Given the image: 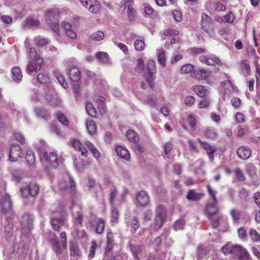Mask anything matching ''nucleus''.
Wrapping results in <instances>:
<instances>
[{
  "label": "nucleus",
  "mask_w": 260,
  "mask_h": 260,
  "mask_svg": "<svg viewBox=\"0 0 260 260\" xmlns=\"http://www.w3.org/2000/svg\"><path fill=\"white\" fill-rule=\"evenodd\" d=\"M45 143H41V146H37V151L42 162L49 164L52 167L56 168L62 163V159L57 155L55 150L47 152L45 149Z\"/></svg>",
  "instance_id": "obj_1"
},
{
  "label": "nucleus",
  "mask_w": 260,
  "mask_h": 260,
  "mask_svg": "<svg viewBox=\"0 0 260 260\" xmlns=\"http://www.w3.org/2000/svg\"><path fill=\"white\" fill-rule=\"evenodd\" d=\"M167 210L161 205H158L155 209L153 223L152 226L154 231H157L161 228L166 221Z\"/></svg>",
  "instance_id": "obj_2"
},
{
  "label": "nucleus",
  "mask_w": 260,
  "mask_h": 260,
  "mask_svg": "<svg viewBox=\"0 0 260 260\" xmlns=\"http://www.w3.org/2000/svg\"><path fill=\"white\" fill-rule=\"evenodd\" d=\"M88 221L95 232L98 234L103 233L105 226V221L103 219H98L93 213H91L88 218Z\"/></svg>",
  "instance_id": "obj_3"
},
{
  "label": "nucleus",
  "mask_w": 260,
  "mask_h": 260,
  "mask_svg": "<svg viewBox=\"0 0 260 260\" xmlns=\"http://www.w3.org/2000/svg\"><path fill=\"white\" fill-rule=\"evenodd\" d=\"M60 240H54L53 241L52 248L56 255H60L63 249L67 248V235L65 232H61L60 234Z\"/></svg>",
  "instance_id": "obj_4"
},
{
  "label": "nucleus",
  "mask_w": 260,
  "mask_h": 260,
  "mask_svg": "<svg viewBox=\"0 0 260 260\" xmlns=\"http://www.w3.org/2000/svg\"><path fill=\"white\" fill-rule=\"evenodd\" d=\"M39 186L35 183H30L20 189V191L24 198L36 197L39 192Z\"/></svg>",
  "instance_id": "obj_5"
},
{
  "label": "nucleus",
  "mask_w": 260,
  "mask_h": 260,
  "mask_svg": "<svg viewBox=\"0 0 260 260\" xmlns=\"http://www.w3.org/2000/svg\"><path fill=\"white\" fill-rule=\"evenodd\" d=\"M205 18H202V25L203 29L212 38H215L216 33L214 24L211 19L208 15H205Z\"/></svg>",
  "instance_id": "obj_6"
},
{
  "label": "nucleus",
  "mask_w": 260,
  "mask_h": 260,
  "mask_svg": "<svg viewBox=\"0 0 260 260\" xmlns=\"http://www.w3.org/2000/svg\"><path fill=\"white\" fill-rule=\"evenodd\" d=\"M12 203L10 196L7 194H3L0 192V214H5L11 208Z\"/></svg>",
  "instance_id": "obj_7"
},
{
  "label": "nucleus",
  "mask_w": 260,
  "mask_h": 260,
  "mask_svg": "<svg viewBox=\"0 0 260 260\" xmlns=\"http://www.w3.org/2000/svg\"><path fill=\"white\" fill-rule=\"evenodd\" d=\"M21 222V231L24 234H28L32 229V218L28 214L22 216Z\"/></svg>",
  "instance_id": "obj_8"
},
{
  "label": "nucleus",
  "mask_w": 260,
  "mask_h": 260,
  "mask_svg": "<svg viewBox=\"0 0 260 260\" xmlns=\"http://www.w3.org/2000/svg\"><path fill=\"white\" fill-rule=\"evenodd\" d=\"M73 220L75 223L82 226L83 215L82 209L78 205H73L71 208Z\"/></svg>",
  "instance_id": "obj_9"
},
{
  "label": "nucleus",
  "mask_w": 260,
  "mask_h": 260,
  "mask_svg": "<svg viewBox=\"0 0 260 260\" xmlns=\"http://www.w3.org/2000/svg\"><path fill=\"white\" fill-rule=\"evenodd\" d=\"M82 5L87 8L92 13H98L100 11V4L96 0H79Z\"/></svg>",
  "instance_id": "obj_10"
},
{
  "label": "nucleus",
  "mask_w": 260,
  "mask_h": 260,
  "mask_svg": "<svg viewBox=\"0 0 260 260\" xmlns=\"http://www.w3.org/2000/svg\"><path fill=\"white\" fill-rule=\"evenodd\" d=\"M23 152L21 147L17 144L12 145L9 152V159L11 161L18 160L22 156Z\"/></svg>",
  "instance_id": "obj_11"
},
{
  "label": "nucleus",
  "mask_w": 260,
  "mask_h": 260,
  "mask_svg": "<svg viewBox=\"0 0 260 260\" xmlns=\"http://www.w3.org/2000/svg\"><path fill=\"white\" fill-rule=\"evenodd\" d=\"M136 200L138 205L145 207L150 203V197L147 192L141 190L138 192L136 197Z\"/></svg>",
  "instance_id": "obj_12"
},
{
  "label": "nucleus",
  "mask_w": 260,
  "mask_h": 260,
  "mask_svg": "<svg viewBox=\"0 0 260 260\" xmlns=\"http://www.w3.org/2000/svg\"><path fill=\"white\" fill-rule=\"evenodd\" d=\"M65 222V218L60 214L57 215H52L50 217V223L55 231H59Z\"/></svg>",
  "instance_id": "obj_13"
},
{
  "label": "nucleus",
  "mask_w": 260,
  "mask_h": 260,
  "mask_svg": "<svg viewBox=\"0 0 260 260\" xmlns=\"http://www.w3.org/2000/svg\"><path fill=\"white\" fill-rule=\"evenodd\" d=\"M242 248V246L237 244L231 246L226 245L222 247L221 250L225 255L232 254L234 255L238 256Z\"/></svg>",
  "instance_id": "obj_14"
},
{
  "label": "nucleus",
  "mask_w": 260,
  "mask_h": 260,
  "mask_svg": "<svg viewBox=\"0 0 260 260\" xmlns=\"http://www.w3.org/2000/svg\"><path fill=\"white\" fill-rule=\"evenodd\" d=\"M43 59H38L37 61L30 60L27 65L26 72L30 74L33 72H38L41 70L43 63Z\"/></svg>",
  "instance_id": "obj_15"
},
{
  "label": "nucleus",
  "mask_w": 260,
  "mask_h": 260,
  "mask_svg": "<svg viewBox=\"0 0 260 260\" xmlns=\"http://www.w3.org/2000/svg\"><path fill=\"white\" fill-rule=\"evenodd\" d=\"M251 152V149L248 146H241L237 149V154L240 159L247 160L250 157Z\"/></svg>",
  "instance_id": "obj_16"
},
{
  "label": "nucleus",
  "mask_w": 260,
  "mask_h": 260,
  "mask_svg": "<svg viewBox=\"0 0 260 260\" xmlns=\"http://www.w3.org/2000/svg\"><path fill=\"white\" fill-rule=\"evenodd\" d=\"M199 60L201 62L208 66H221V61L216 57L211 58L205 55H201L199 57Z\"/></svg>",
  "instance_id": "obj_17"
},
{
  "label": "nucleus",
  "mask_w": 260,
  "mask_h": 260,
  "mask_svg": "<svg viewBox=\"0 0 260 260\" xmlns=\"http://www.w3.org/2000/svg\"><path fill=\"white\" fill-rule=\"evenodd\" d=\"M69 247L71 260L77 259L81 256V252L78 245L76 243L71 242L70 243Z\"/></svg>",
  "instance_id": "obj_18"
},
{
  "label": "nucleus",
  "mask_w": 260,
  "mask_h": 260,
  "mask_svg": "<svg viewBox=\"0 0 260 260\" xmlns=\"http://www.w3.org/2000/svg\"><path fill=\"white\" fill-rule=\"evenodd\" d=\"M47 22L50 24L52 22L56 21L59 17V12L57 9H52L47 10L46 11Z\"/></svg>",
  "instance_id": "obj_19"
},
{
  "label": "nucleus",
  "mask_w": 260,
  "mask_h": 260,
  "mask_svg": "<svg viewBox=\"0 0 260 260\" xmlns=\"http://www.w3.org/2000/svg\"><path fill=\"white\" fill-rule=\"evenodd\" d=\"M59 187L62 190L70 189L71 191H73L75 189V183L73 179L70 178L69 180L60 181L59 183Z\"/></svg>",
  "instance_id": "obj_20"
},
{
  "label": "nucleus",
  "mask_w": 260,
  "mask_h": 260,
  "mask_svg": "<svg viewBox=\"0 0 260 260\" xmlns=\"http://www.w3.org/2000/svg\"><path fill=\"white\" fill-rule=\"evenodd\" d=\"M147 69L150 75V78L147 80V83L150 87H151V83L150 78L153 80L154 78L153 77V74L156 71L155 62L153 60H149L147 64Z\"/></svg>",
  "instance_id": "obj_21"
},
{
  "label": "nucleus",
  "mask_w": 260,
  "mask_h": 260,
  "mask_svg": "<svg viewBox=\"0 0 260 260\" xmlns=\"http://www.w3.org/2000/svg\"><path fill=\"white\" fill-rule=\"evenodd\" d=\"M116 154L121 158L128 160L129 158V153L128 150L125 147L121 146H116L115 147Z\"/></svg>",
  "instance_id": "obj_22"
},
{
  "label": "nucleus",
  "mask_w": 260,
  "mask_h": 260,
  "mask_svg": "<svg viewBox=\"0 0 260 260\" xmlns=\"http://www.w3.org/2000/svg\"><path fill=\"white\" fill-rule=\"evenodd\" d=\"M204 196V193L201 192H197L194 189H190L188 191L186 198L189 201H198Z\"/></svg>",
  "instance_id": "obj_23"
},
{
  "label": "nucleus",
  "mask_w": 260,
  "mask_h": 260,
  "mask_svg": "<svg viewBox=\"0 0 260 260\" xmlns=\"http://www.w3.org/2000/svg\"><path fill=\"white\" fill-rule=\"evenodd\" d=\"M218 211L217 202H209L206 206V212L209 217L215 215Z\"/></svg>",
  "instance_id": "obj_24"
},
{
  "label": "nucleus",
  "mask_w": 260,
  "mask_h": 260,
  "mask_svg": "<svg viewBox=\"0 0 260 260\" xmlns=\"http://www.w3.org/2000/svg\"><path fill=\"white\" fill-rule=\"evenodd\" d=\"M191 76L199 80H204L208 77V73L205 70L201 69L191 73Z\"/></svg>",
  "instance_id": "obj_25"
},
{
  "label": "nucleus",
  "mask_w": 260,
  "mask_h": 260,
  "mask_svg": "<svg viewBox=\"0 0 260 260\" xmlns=\"http://www.w3.org/2000/svg\"><path fill=\"white\" fill-rule=\"evenodd\" d=\"M69 76L73 82H77L80 79L81 73L78 68L74 67L70 70Z\"/></svg>",
  "instance_id": "obj_26"
},
{
  "label": "nucleus",
  "mask_w": 260,
  "mask_h": 260,
  "mask_svg": "<svg viewBox=\"0 0 260 260\" xmlns=\"http://www.w3.org/2000/svg\"><path fill=\"white\" fill-rule=\"evenodd\" d=\"M12 78L15 82H19L21 80L22 75L20 69L18 67H14L12 70Z\"/></svg>",
  "instance_id": "obj_27"
},
{
  "label": "nucleus",
  "mask_w": 260,
  "mask_h": 260,
  "mask_svg": "<svg viewBox=\"0 0 260 260\" xmlns=\"http://www.w3.org/2000/svg\"><path fill=\"white\" fill-rule=\"evenodd\" d=\"M125 136L127 140L131 142L136 143L139 140L138 135L132 129H128L125 134Z\"/></svg>",
  "instance_id": "obj_28"
},
{
  "label": "nucleus",
  "mask_w": 260,
  "mask_h": 260,
  "mask_svg": "<svg viewBox=\"0 0 260 260\" xmlns=\"http://www.w3.org/2000/svg\"><path fill=\"white\" fill-rule=\"evenodd\" d=\"M25 159L28 166H32L35 162L34 152L30 150H26L25 154Z\"/></svg>",
  "instance_id": "obj_29"
},
{
  "label": "nucleus",
  "mask_w": 260,
  "mask_h": 260,
  "mask_svg": "<svg viewBox=\"0 0 260 260\" xmlns=\"http://www.w3.org/2000/svg\"><path fill=\"white\" fill-rule=\"evenodd\" d=\"M194 92L200 97L203 98L207 96L208 94L207 90L205 89L202 85H196L193 87Z\"/></svg>",
  "instance_id": "obj_30"
},
{
  "label": "nucleus",
  "mask_w": 260,
  "mask_h": 260,
  "mask_svg": "<svg viewBox=\"0 0 260 260\" xmlns=\"http://www.w3.org/2000/svg\"><path fill=\"white\" fill-rule=\"evenodd\" d=\"M35 112L39 117L45 120H47L50 118V114L48 111L42 107L36 108Z\"/></svg>",
  "instance_id": "obj_31"
},
{
  "label": "nucleus",
  "mask_w": 260,
  "mask_h": 260,
  "mask_svg": "<svg viewBox=\"0 0 260 260\" xmlns=\"http://www.w3.org/2000/svg\"><path fill=\"white\" fill-rule=\"evenodd\" d=\"M169 234V231L164 232L160 236L155 238L152 242V245L157 250L160 246L162 242L161 237L167 236Z\"/></svg>",
  "instance_id": "obj_32"
},
{
  "label": "nucleus",
  "mask_w": 260,
  "mask_h": 260,
  "mask_svg": "<svg viewBox=\"0 0 260 260\" xmlns=\"http://www.w3.org/2000/svg\"><path fill=\"white\" fill-rule=\"evenodd\" d=\"M25 24L24 25L25 27H28V28H35L40 24L39 21L31 18H26L25 20Z\"/></svg>",
  "instance_id": "obj_33"
},
{
  "label": "nucleus",
  "mask_w": 260,
  "mask_h": 260,
  "mask_svg": "<svg viewBox=\"0 0 260 260\" xmlns=\"http://www.w3.org/2000/svg\"><path fill=\"white\" fill-rule=\"evenodd\" d=\"M131 251L132 252L133 255L135 259L140 260L138 255L142 252V247L140 245H131Z\"/></svg>",
  "instance_id": "obj_34"
},
{
  "label": "nucleus",
  "mask_w": 260,
  "mask_h": 260,
  "mask_svg": "<svg viewBox=\"0 0 260 260\" xmlns=\"http://www.w3.org/2000/svg\"><path fill=\"white\" fill-rule=\"evenodd\" d=\"M96 56L101 63H107L109 62V57L106 52H98L96 54Z\"/></svg>",
  "instance_id": "obj_35"
},
{
  "label": "nucleus",
  "mask_w": 260,
  "mask_h": 260,
  "mask_svg": "<svg viewBox=\"0 0 260 260\" xmlns=\"http://www.w3.org/2000/svg\"><path fill=\"white\" fill-rule=\"evenodd\" d=\"M86 127L90 135L93 134L96 129L95 123L92 120H88L86 121Z\"/></svg>",
  "instance_id": "obj_36"
},
{
  "label": "nucleus",
  "mask_w": 260,
  "mask_h": 260,
  "mask_svg": "<svg viewBox=\"0 0 260 260\" xmlns=\"http://www.w3.org/2000/svg\"><path fill=\"white\" fill-rule=\"evenodd\" d=\"M235 19V16L232 12H229L221 18V21L226 23H232Z\"/></svg>",
  "instance_id": "obj_37"
},
{
  "label": "nucleus",
  "mask_w": 260,
  "mask_h": 260,
  "mask_svg": "<svg viewBox=\"0 0 260 260\" xmlns=\"http://www.w3.org/2000/svg\"><path fill=\"white\" fill-rule=\"evenodd\" d=\"M157 52V60L161 67H165L166 66V61L165 51L162 49H159Z\"/></svg>",
  "instance_id": "obj_38"
},
{
  "label": "nucleus",
  "mask_w": 260,
  "mask_h": 260,
  "mask_svg": "<svg viewBox=\"0 0 260 260\" xmlns=\"http://www.w3.org/2000/svg\"><path fill=\"white\" fill-rule=\"evenodd\" d=\"M230 213L233 222L235 223H238L241 217V212L237 209H232L230 210Z\"/></svg>",
  "instance_id": "obj_39"
},
{
  "label": "nucleus",
  "mask_w": 260,
  "mask_h": 260,
  "mask_svg": "<svg viewBox=\"0 0 260 260\" xmlns=\"http://www.w3.org/2000/svg\"><path fill=\"white\" fill-rule=\"evenodd\" d=\"M240 67L245 76L250 74L251 72L250 67L247 60H243L240 63Z\"/></svg>",
  "instance_id": "obj_40"
},
{
  "label": "nucleus",
  "mask_w": 260,
  "mask_h": 260,
  "mask_svg": "<svg viewBox=\"0 0 260 260\" xmlns=\"http://www.w3.org/2000/svg\"><path fill=\"white\" fill-rule=\"evenodd\" d=\"M249 234L252 242L260 243V234L255 230L253 229H250Z\"/></svg>",
  "instance_id": "obj_41"
},
{
  "label": "nucleus",
  "mask_w": 260,
  "mask_h": 260,
  "mask_svg": "<svg viewBox=\"0 0 260 260\" xmlns=\"http://www.w3.org/2000/svg\"><path fill=\"white\" fill-rule=\"evenodd\" d=\"M179 31L175 29L167 28L163 31L162 37H174V36L178 35Z\"/></svg>",
  "instance_id": "obj_42"
},
{
  "label": "nucleus",
  "mask_w": 260,
  "mask_h": 260,
  "mask_svg": "<svg viewBox=\"0 0 260 260\" xmlns=\"http://www.w3.org/2000/svg\"><path fill=\"white\" fill-rule=\"evenodd\" d=\"M86 110L89 115L91 117H96V110L93 105L90 102H87L85 105Z\"/></svg>",
  "instance_id": "obj_43"
},
{
  "label": "nucleus",
  "mask_w": 260,
  "mask_h": 260,
  "mask_svg": "<svg viewBox=\"0 0 260 260\" xmlns=\"http://www.w3.org/2000/svg\"><path fill=\"white\" fill-rule=\"evenodd\" d=\"M99 108L102 113H105L107 109L105 106V99L103 96H100L97 100Z\"/></svg>",
  "instance_id": "obj_44"
},
{
  "label": "nucleus",
  "mask_w": 260,
  "mask_h": 260,
  "mask_svg": "<svg viewBox=\"0 0 260 260\" xmlns=\"http://www.w3.org/2000/svg\"><path fill=\"white\" fill-rule=\"evenodd\" d=\"M35 44L39 47H43L49 42L48 39L37 37L35 38Z\"/></svg>",
  "instance_id": "obj_45"
},
{
  "label": "nucleus",
  "mask_w": 260,
  "mask_h": 260,
  "mask_svg": "<svg viewBox=\"0 0 260 260\" xmlns=\"http://www.w3.org/2000/svg\"><path fill=\"white\" fill-rule=\"evenodd\" d=\"M119 216V212L116 209H113L111 211V222L113 225L116 224L118 222Z\"/></svg>",
  "instance_id": "obj_46"
},
{
  "label": "nucleus",
  "mask_w": 260,
  "mask_h": 260,
  "mask_svg": "<svg viewBox=\"0 0 260 260\" xmlns=\"http://www.w3.org/2000/svg\"><path fill=\"white\" fill-rule=\"evenodd\" d=\"M105 37L104 34L102 31H98L95 32L93 33L90 36L91 40L94 41H100L102 40Z\"/></svg>",
  "instance_id": "obj_47"
},
{
  "label": "nucleus",
  "mask_w": 260,
  "mask_h": 260,
  "mask_svg": "<svg viewBox=\"0 0 260 260\" xmlns=\"http://www.w3.org/2000/svg\"><path fill=\"white\" fill-rule=\"evenodd\" d=\"M194 70V66L190 63L186 64L182 66L180 69L181 74H186L190 73Z\"/></svg>",
  "instance_id": "obj_48"
},
{
  "label": "nucleus",
  "mask_w": 260,
  "mask_h": 260,
  "mask_svg": "<svg viewBox=\"0 0 260 260\" xmlns=\"http://www.w3.org/2000/svg\"><path fill=\"white\" fill-rule=\"evenodd\" d=\"M55 76L60 85L64 88L68 87V85L64 77L59 73H55Z\"/></svg>",
  "instance_id": "obj_49"
},
{
  "label": "nucleus",
  "mask_w": 260,
  "mask_h": 260,
  "mask_svg": "<svg viewBox=\"0 0 260 260\" xmlns=\"http://www.w3.org/2000/svg\"><path fill=\"white\" fill-rule=\"evenodd\" d=\"M185 221L184 219L180 218L177 220L174 224V229L175 231L182 230L185 225Z\"/></svg>",
  "instance_id": "obj_50"
},
{
  "label": "nucleus",
  "mask_w": 260,
  "mask_h": 260,
  "mask_svg": "<svg viewBox=\"0 0 260 260\" xmlns=\"http://www.w3.org/2000/svg\"><path fill=\"white\" fill-rule=\"evenodd\" d=\"M214 8L217 12H223L226 10V7L224 4L219 1H216L213 3Z\"/></svg>",
  "instance_id": "obj_51"
},
{
  "label": "nucleus",
  "mask_w": 260,
  "mask_h": 260,
  "mask_svg": "<svg viewBox=\"0 0 260 260\" xmlns=\"http://www.w3.org/2000/svg\"><path fill=\"white\" fill-rule=\"evenodd\" d=\"M37 80L41 84L47 83L49 80L48 75L45 73L39 74L37 77Z\"/></svg>",
  "instance_id": "obj_52"
},
{
  "label": "nucleus",
  "mask_w": 260,
  "mask_h": 260,
  "mask_svg": "<svg viewBox=\"0 0 260 260\" xmlns=\"http://www.w3.org/2000/svg\"><path fill=\"white\" fill-rule=\"evenodd\" d=\"M98 247V244L96 243L95 241H92L91 242V245L89 249V253L88 254V257L89 258H93L95 255V250Z\"/></svg>",
  "instance_id": "obj_53"
},
{
  "label": "nucleus",
  "mask_w": 260,
  "mask_h": 260,
  "mask_svg": "<svg viewBox=\"0 0 260 260\" xmlns=\"http://www.w3.org/2000/svg\"><path fill=\"white\" fill-rule=\"evenodd\" d=\"M238 257L240 260H249V254L248 251L243 247Z\"/></svg>",
  "instance_id": "obj_54"
},
{
  "label": "nucleus",
  "mask_w": 260,
  "mask_h": 260,
  "mask_svg": "<svg viewBox=\"0 0 260 260\" xmlns=\"http://www.w3.org/2000/svg\"><path fill=\"white\" fill-rule=\"evenodd\" d=\"M29 55L31 60L37 61L38 59H42L37 54L36 51L34 48H30Z\"/></svg>",
  "instance_id": "obj_55"
},
{
  "label": "nucleus",
  "mask_w": 260,
  "mask_h": 260,
  "mask_svg": "<svg viewBox=\"0 0 260 260\" xmlns=\"http://www.w3.org/2000/svg\"><path fill=\"white\" fill-rule=\"evenodd\" d=\"M126 13L128 19L130 20L133 21L135 20L136 17V12L135 9L132 6H128Z\"/></svg>",
  "instance_id": "obj_56"
},
{
  "label": "nucleus",
  "mask_w": 260,
  "mask_h": 260,
  "mask_svg": "<svg viewBox=\"0 0 260 260\" xmlns=\"http://www.w3.org/2000/svg\"><path fill=\"white\" fill-rule=\"evenodd\" d=\"M207 188L208 189V192L210 194V197L211 198L210 202L214 203L217 202V200L216 198V192L211 188V187L209 185L207 186Z\"/></svg>",
  "instance_id": "obj_57"
},
{
  "label": "nucleus",
  "mask_w": 260,
  "mask_h": 260,
  "mask_svg": "<svg viewBox=\"0 0 260 260\" xmlns=\"http://www.w3.org/2000/svg\"><path fill=\"white\" fill-rule=\"evenodd\" d=\"M134 46L137 51H142L144 49L145 43L141 40H137L134 43Z\"/></svg>",
  "instance_id": "obj_58"
},
{
  "label": "nucleus",
  "mask_w": 260,
  "mask_h": 260,
  "mask_svg": "<svg viewBox=\"0 0 260 260\" xmlns=\"http://www.w3.org/2000/svg\"><path fill=\"white\" fill-rule=\"evenodd\" d=\"M14 136L16 140L19 142L21 144H23L25 142V139L24 135L20 132L14 133Z\"/></svg>",
  "instance_id": "obj_59"
},
{
  "label": "nucleus",
  "mask_w": 260,
  "mask_h": 260,
  "mask_svg": "<svg viewBox=\"0 0 260 260\" xmlns=\"http://www.w3.org/2000/svg\"><path fill=\"white\" fill-rule=\"evenodd\" d=\"M205 137L210 139H214L216 137V134L212 129L207 128L204 133Z\"/></svg>",
  "instance_id": "obj_60"
},
{
  "label": "nucleus",
  "mask_w": 260,
  "mask_h": 260,
  "mask_svg": "<svg viewBox=\"0 0 260 260\" xmlns=\"http://www.w3.org/2000/svg\"><path fill=\"white\" fill-rule=\"evenodd\" d=\"M71 144L72 145V146L77 150H81V149L82 148V147H83L84 146L81 143V142L77 140V139H73L72 141H71Z\"/></svg>",
  "instance_id": "obj_61"
},
{
  "label": "nucleus",
  "mask_w": 260,
  "mask_h": 260,
  "mask_svg": "<svg viewBox=\"0 0 260 260\" xmlns=\"http://www.w3.org/2000/svg\"><path fill=\"white\" fill-rule=\"evenodd\" d=\"M137 64L135 68L136 71L138 72H142L144 69V63L142 58H140L137 59Z\"/></svg>",
  "instance_id": "obj_62"
},
{
  "label": "nucleus",
  "mask_w": 260,
  "mask_h": 260,
  "mask_svg": "<svg viewBox=\"0 0 260 260\" xmlns=\"http://www.w3.org/2000/svg\"><path fill=\"white\" fill-rule=\"evenodd\" d=\"M249 191L244 187L242 188L239 191V197L244 200L247 199L249 196Z\"/></svg>",
  "instance_id": "obj_63"
},
{
  "label": "nucleus",
  "mask_w": 260,
  "mask_h": 260,
  "mask_svg": "<svg viewBox=\"0 0 260 260\" xmlns=\"http://www.w3.org/2000/svg\"><path fill=\"white\" fill-rule=\"evenodd\" d=\"M41 99V95L37 91H34L31 96V101L34 103H36L40 101Z\"/></svg>",
  "instance_id": "obj_64"
}]
</instances>
